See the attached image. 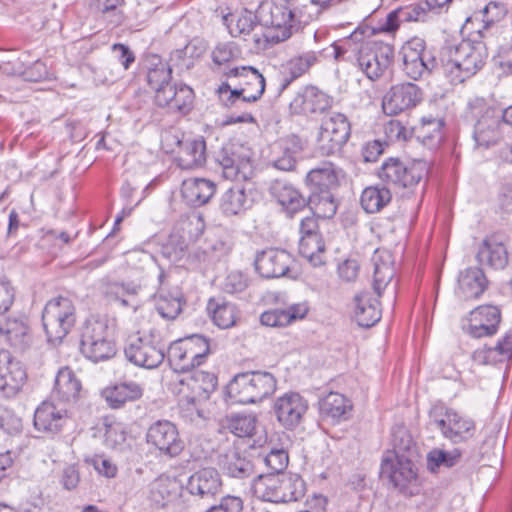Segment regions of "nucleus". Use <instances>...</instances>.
<instances>
[{"mask_svg":"<svg viewBox=\"0 0 512 512\" xmlns=\"http://www.w3.org/2000/svg\"><path fill=\"white\" fill-rule=\"evenodd\" d=\"M313 19L311 13L293 6L291 0L284 3H262L258 8V20L261 33H254L253 42L256 47L264 43H279L291 37L301 24Z\"/></svg>","mask_w":512,"mask_h":512,"instance_id":"nucleus-1","label":"nucleus"},{"mask_svg":"<svg viewBox=\"0 0 512 512\" xmlns=\"http://www.w3.org/2000/svg\"><path fill=\"white\" fill-rule=\"evenodd\" d=\"M487 56L483 42L462 40L458 45L447 48L443 72L451 84H461L484 66Z\"/></svg>","mask_w":512,"mask_h":512,"instance_id":"nucleus-2","label":"nucleus"},{"mask_svg":"<svg viewBox=\"0 0 512 512\" xmlns=\"http://www.w3.org/2000/svg\"><path fill=\"white\" fill-rule=\"evenodd\" d=\"M114 327L107 317H91L86 321L81 336V352L97 363L116 354L113 341Z\"/></svg>","mask_w":512,"mask_h":512,"instance_id":"nucleus-3","label":"nucleus"},{"mask_svg":"<svg viewBox=\"0 0 512 512\" xmlns=\"http://www.w3.org/2000/svg\"><path fill=\"white\" fill-rule=\"evenodd\" d=\"M273 374L264 371L239 373L229 382L227 394L240 404H253L271 396L276 390Z\"/></svg>","mask_w":512,"mask_h":512,"instance_id":"nucleus-4","label":"nucleus"},{"mask_svg":"<svg viewBox=\"0 0 512 512\" xmlns=\"http://www.w3.org/2000/svg\"><path fill=\"white\" fill-rule=\"evenodd\" d=\"M467 116L476 120L473 130L476 146L487 149L500 141L504 132L500 114L484 98L476 97L468 102Z\"/></svg>","mask_w":512,"mask_h":512,"instance_id":"nucleus-5","label":"nucleus"},{"mask_svg":"<svg viewBox=\"0 0 512 512\" xmlns=\"http://www.w3.org/2000/svg\"><path fill=\"white\" fill-rule=\"evenodd\" d=\"M427 173L428 165L424 160L405 163L398 158H389L382 163L377 176L390 191H397L414 188Z\"/></svg>","mask_w":512,"mask_h":512,"instance_id":"nucleus-6","label":"nucleus"},{"mask_svg":"<svg viewBox=\"0 0 512 512\" xmlns=\"http://www.w3.org/2000/svg\"><path fill=\"white\" fill-rule=\"evenodd\" d=\"M209 353V340L196 334L174 341L168 348L167 359L174 371L186 373L203 364Z\"/></svg>","mask_w":512,"mask_h":512,"instance_id":"nucleus-7","label":"nucleus"},{"mask_svg":"<svg viewBox=\"0 0 512 512\" xmlns=\"http://www.w3.org/2000/svg\"><path fill=\"white\" fill-rule=\"evenodd\" d=\"M42 322L48 341L52 343L62 342L76 322L74 303L68 297L52 298L44 307Z\"/></svg>","mask_w":512,"mask_h":512,"instance_id":"nucleus-8","label":"nucleus"},{"mask_svg":"<svg viewBox=\"0 0 512 512\" xmlns=\"http://www.w3.org/2000/svg\"><path fill=\"white\" fill-rule=\"evenodd\" d=\"M124 353L126 358L136 366L146 369L158 367L165 359V345L153 332L128 337Z\"/></svg>","mask_w":512,"mask_h":512,"instance_id":"nucleus-9","label":"nucleus"},{"mask_svg":"<svg viewBox=\"0 0 512 512\" xmlns=\"http://www.w3.org/2000/svg\"><path fill=\"white\" fill-rule=\"evenodd\" d=\"M216 161L222 169L223 177L231 181H246L253 175L252 152L238 142L223 145L217 153Z\"/></svg>","mask_w":512,"mask_h":512,"instance_id":"nucleus-10","label":"nucleus"},{"mask_svg":"<svg viewBox=\"0 0 512 512\" xmlns=\"http://www.w3.org/2000/svg\"><path fill=\"white\" fill-rule=\"evenodd\" d=\"M351 134V125L346 115L333 112L321 120L317 135V149L322 155L338 153Z\"/></svg>","mask_w":512,"mask_h":512,"instance_id":"nucleus-11","label":"nucleus"},{"mask_svg":"<svg viewBox=\"0 0 512 512\" xmlns=\"http://www.w3.org/2000/svg\"><path fill=\"white\" fill-rule=\"evenodd\" d=\"M403 72L407 77L418 80L430 74L437 67L436 57L426 49L422 38L414 37L407 41L401 49Z\"/></svg>","mask_w":512,"mask_h":512,"instance_id":"nucleus-12","label":"nucleus"},{"mask_svg":"<svg viewBox=\"0 0 512 512\" xmlns=\"http://www.w3.org/2000/svg\"><path fill=\"white\" fill-rule=\"evenodd\" d=\"M394 58V48L381 41H367L355 64L370 80L375 81L384 75Z\"/></svg>","mask_w":512,"mask_h":512,"instance_id":"nucleus-13","label":"nucleus"},{"mask_svg":"<svg viewBox=\"0 0 512 512\" xmlns=\"http://www.w3.org/2000/svg\"><path fill=\"white\" fill-rule=\"evenodd\" d=\"M430 425L441 431L444 438L453 443L471 439L476 431L475 422L452 409L431 414Z\"/></svg>","mask_w":512,"mask_h":512,"instance_id":"nucleus-14","label":"nucleus"},{"mask_svg":"<svg viewBox=\"0 0 512 512\" xmlns=\"http://www.w3.org/2000/svg\"><path fill=\"white\" fill-rule=\"evenodd\" d=\"M146 439L160 454L168 457H176L184 449V442L176 425L169 420H158L151 424Z\"/></svg>","mask_w":512,"mask_h":512,"instance_id":"nucleus-15","label":"nucleus"},{"mask_svg":"<svg viewBox=\"0 0 512 512\" xmlns=\"http://www.w3.org/2000/svg\"><path fill=\"white\" fill-rule=\"evenodd\" d=\"M423 99L422 89L411 82L393 85L384 95L382 109L393 116L415 108Z\"/></svg>","mask_w":512,"mask_h":512,"instance_id":"nucleus-16","label":"nucleus"},{"mask_svg":"<svg viewBox=\"0 0 512 512\" xmlns=\"http://www.w3.org/2000/svg\"><path fill=\"white\" fill-rule=\"evenodd\" d=\"M501 321V312L496 306L483 305L472 310L463 322V331L473 338L496 334Z\"/></svg>","mask_w":512,"mask_h":512,"instance_id":"nucleus-17","label":"nucleus"},{"mask_svg":"<svg viewBox=\"0 0 512 512\" xmlns=\"http://www.w3.org/2000/svg\"><path fill=\"white\" fill-rule=\"evenodd\" d=\"M278 422L286 429L296 428L308 410L307 401L298 393L290 392L278 397L273 405Z\"/></svg>","mask_w":512,"mask_h":512,"instance_id":"nucleus-18","label":"nucleus"},{"mask_svg":"<svg viewBox=\"0 0 512 512\" xmlns=\"http://www.w3.org/2000/svg\"><path fill=\"white\" fill-rule=\"evenodd\" d=\"M333 105V98L315 86L301 89L290 102L289 109L294 115L323 113Z\"/></svg>","mask_w":512,"mask_h":512,"instance_id":"nucleus-19","label":"nucleus"},{"mask_svg":"<svg viewBox=\"0 0 512 512\" xmlns=\"http://www.w3.org/2000/svg\"><path fill=\"white\" fill-rule=\"evenodd\" d=\"M68 419L66 405L51 398L37 407L34 413V426L38 431L56 434L61 431Z\"/></svg>","mask_w":512,"mask_h":512,"instance_id":"nucleus-20","label":"nucleus"},{"mask_svg":"<svg viewBox=\"0 0 512 512\" xmlns=\"http://www.w3.org/2000/svg\"><path fill=\"white\" fill-rule=\"evenodd\" d=\"M27 375L19 361L8 351H0V392L4 397L16 396L25 384Z\"/></svg>","mask_w":512,"mask_h":512,"instance_id":"nucleus-21","label":"nucleus"},{"mask_svg":"<svg viewBox=\"0 0 512 512\" xmlns=\"http://www.w3.org/2000/svg\"><path fill=\"white\" fill-rule=\"evenodd\" d=\"M293 263V257L283 249L270 248L261 251L255 259V269L263 278L285 276Z\"/></svg>","mask_w":512,"mask_h":512,"instance_id":"nucleus-22","label":"nucleus"},{"mask_svg":"<svg viewBox=\"0 0 512 512\" xmlns=\"http://www.w3.org/2000/svg\"><path fill=\"white\" fill-rule=\"evenodd\" d=\"M391 455H383L380 475L388 479L394 487L403 490L416 479L414 463L411 458H391Z\"/></svg>","mask_w":512,"mask_h":512,"instance_id":"nucleus-23","label":"nucleus"},{"mask_svg":"<svg viewBox=\"0 0 512 512\" xmlns=\"http://www.w3.org/2000/svg\"><path fill=\"white\" fill-rule=\"evenodd\" d=\"M144 386L128 380L108 385L101 391V396L111 409H121L127 403L140 400L144 395Z\"/></svg>","mask_w":512,"mask_h":512,"instance_id":"nucleus-24","label":"nucleus"},{"mask_svg":"<svg viewBox=\"0 0 512 512\" xmlns=\"http://www.w3.org/2000/svg\"><path fill=\"white\" fill-rule=\"evenodd\" d=\"M187 490L201 499H212L222 490L221 475L213 467L199 469L189 477Z\"/></svg>","mask_w":512,"mask_h":512,"instance_id":"nucleus-25","label":"nucleus"},{"mask_svg":"<svg viewBox=\"0 0 512 512\" xmlns=\"http://www.w3.org/2000/svg\"><path fill=\"white\" fill-rule=\"evenodd\" d=\"M0 335L18 351L26 350L32 343L31 329L23 316L0 319Z\"/></svg>","mask_w":512,"mask_h":512,"instance_id":"nucleus-26","label":"nucleus"},{"mask_svg":"<svg viewBox=\"0 0 512 512\" xmlns=\"http://www.w3.org/2000/svg\"><path fill=\"white\" fill-rule=\"evenodd\" d=\"M225 74L228 78L239 79V90L248 103L257 101L265 91V78L251 66L235 67Z\"/></svg>","mask_w":512,"mask_h":512,"instance_id":"nucleus-27","label":"nucleus"},{"mask_svg":"<svg viewBox=\"0 0 512 512\" xmlns=\"http://www.w3.org/2000/svg\"><path fill=\"white\" fill-rule=\"evenodd\" d=\"M141 289V282L136 281L118 282L106 280L103 282V293L108 300L122 307L130 308L134 312L137 311L141 305L138 299V294Z\"/></svg>","mask_w":512,"mask_h":512,"instance_id":"nucleus-28","label":"nucleus"},{"mask_svg":"<svg viewBox=\"0 0 512 512\" xmlns=\"http://www.w3.org/2000/svg\"><path fill=\"white\" fill-rule=\"evenodd\" d=\"M194 100V92L187 85H171L166 91L155 96V103L166 107L170 112L186 114L190 111Z\"/></svg>","mask_w":512,"mask_h":512,"instance_id":"nucleus-29","label":"nucleus"},{"mask_svg":"<svg viewBox=\"0 0 512 512\" xmlns=\"http://www.w3.org/2000/svg\"><path fill=\"white\" fill-rule=\"evenodd\" d=\"M270 193L292 217L298 211L304 209L307 205L305 197L290 183L284 180H275L270 185Z\"/></svg>","mask_w":512,"mask_h":512,"instance_id":"nucleus-30","label":"nucleus"},{"mask_svg":"<svg viewBox=\"0 0 512 512\" xmlns=\"http://www.w3.org/2000/svg\"><path fill=\"white\" fill-rule=\"evenodd\" d=\"M253 202L252 191L242 184H235L221 196L220 210L226 216H237L250 209Z\"/></svg>","mask_w":512,"mask_h":512,"instance_id":"nucleus-31","label":"nucleus"},{"mask_svg":"<svg viewBox=\"0 0 512 512\" xmlns=\"http://www.w3.org/2000/svg\"><path fill=\"white\" fill-rule=\"evenodd\" d=\"M340 170L332 162H322L307 173L306 182L312 193L332 192L339 185Z\"/></svg>","mask_w":512,"mask_h":512,"instance_id":"nucleus-32","label":"nucleus"},{"mask_svg":"<svg viewBox=\"0 0 512 512\" xmlns=\"http://www.w3.org/2000/svg\"><path fill=\"white\" fill-rule=\"evenodd\" d=\"M488 281L484 272L477 267H470L460 272L456 294L464 300L477 299L487 288Z\"/></svg>","mask_w":512,"mask_h":512,"instance_id":"nucleus-33","label":"nucleus"},{"mask_svg":"<svg viewBox=\"0 0 512 512\" xmlns=\"http://www.w3.org/2000/svg\"><path fill=\"white\" fill-rule=\"evenodd\" d=\"M81 382L75 376L74 372L64 367L59 370L51 398L64 405L76 402L81 391Z\"/></svg>","mask_w":512,"mask_h":512,"instance_id":"nucleus-34","label":"nucleus"},{"mask_svg":"<svg viewBox=\"0 0 512 512\" xmlns=\"http://www.w3.org/2000/svg\"><path fill=\"white\" fill-rule=\"evenodd\" d=\"M216 193V184L205 178H189L183 181L181 194L187 204L199 207L208 203Z\"/></svg>","mask_w":512,"mask_h":512,"instance_id":"nucleus-35","label":"nucleus"},{"mask_svg":"<svg viewBox=\"0 0 512 512\" xmlns=\"http://www.w3.org/2000/svg\"><path fill=\"white\" fill-rule=\"evenodd\" d=\"M177 162L181 169L190 170L206 162V143L203 138L179 141Z\"/></svg>","mask_w":512,"mask_h":512,"instance_id":"nucleus-36","label":"nucleus"},{"mask_svg":"<svg viewBox=\"0 0 512 512\" xmlns=\"http://www.w3.org/2000/svg\"><path fill=\"white\" fill-rule=\"evenodd\" d=\"M318 61L313 51L291 58L283 65L280 75V91H284L297 78L304 75Z\"/></svg>","mask_w":512,"mask_h":512,"instance_id":"nucleus-37","label":"nucleus"},{"mask_svg":"<svg viewBox=\"0 0 512 512\" xmlns=\"http://www.w3.org/2000/svg\"><path fill=\"white\" fill-rule=\"evenodd\" d=\"M354 317L359 326L369 328L381 319V309L378 299L369 292L355 296Z\"/></svg>","mask_w":512,"mask_h":512,"instance_id":"nucleus-38","label":"nucleus"},{"mask_svg":"<svg viewBox=\"0 0 512 512\" xmlns=\"http://www.w3.org/2000/svg\"><path fill=\"white\" fill-rule=\"evenodd\" d=\"M218 464L224 474L232 478H249L254 472L251 461L242 456L235 448L229 449L224 454L220 455Z\"/></svg>","mask_w":512,"mask_h":512,"instance_id":"nucleus-39","label":"nucleus"},{"mask_svg":"<svg viewBox=\"0 0 512 512\" xmlns=\"http://www.w3.org/2000/svg\"><path fill=\"white\" fill-rule=\"evenodd\" d=\"M477 260L481 265L494 269H502L508 262V253L503 243L493 237L483 240L477 252Z\"/></svg>","mask_w":512,"mask_h":512,"instance_id":"nucleus-40","label":"nucleus"},{"mask_svg":"<svg viewBox=\"0 0 512 512\" xmlns=\"http://www.w3.org/2000/svg\"><path fill=\"white\" fill-rule=\"evenodd\" d=\"M183 295L178 287L166 289L161 286L155 296V308L164 319L173 320L182 311Z\"/></svg>","mask_w":512,"mask_h":512,"instance_id":"nucleus-41","label":"nucleus"},{"mask_svg":"<svg viewBox=\"0 0 512 512\" xmlns=\"http://www.w3.org/2000/svg\"><path fill=\"white\" fill-rule=\"evenodd\" d=\"M206 309L213 323L221 329L234 326L238 318L235 304L226 301L222 297L210 298Z\"/></svg>","mask_w":512,"mask_h":512,"instance_id":"nucleus-42","label":"nucleus"},{"mask_svg":"<svg viewBox=\"0 0 512 512\" xmlns=\"http://www.w3.org/2000/svg\"><path fill=\"white\" fill-rule=\"evenodd\" d=\"M172 69L159 56L153 55L148 59L147 83L155 91V96L160 91H166L170 87Z\"/></svg>","mask_w":512,"mask_h":512,"instance_id":"nucleus-43","label":"nucleus"},{"mask_svg":"<svg viewBox=\"0 0 512 512\" xmlns=\"http://www.w3.org/2000/svg\"><path fill=\"white\" fill-rule=\"evenodd\" d=\"M352 409V404L344 395L330 392L320 401V413L332 422L347 420Z\"/></svg>","mask_w":512,"mask_h":512,"instance_id":"nucleus-44","label":"nucleus"},{"mask_svg":"<svg viewBox=\"0 0 512 512\" xmlns=\"http://www.w3.org/2000/svg\"><path fill=\"white\" fill-rule=\"evenodd\" d=\"M180 485L176 479L160 476L151 485L150 498L158 507H166L179 496Z\"/></svg>","mask_w":512,"mask_h":512,"instance_id":"nucleus-45","label":"nucleus"},{"mask_svg":"<svg viewBox=\"0 0 512 512\" xmlns=\"http://www.w3.org/2000/svg\"><path fill=\"white\" fill-rule=\"evenodd\" d=\"M392 200V191L383 184L366 187L361 194L360 204L366 213L380 212Z\"/></svg>","mask_w":512,"mask_h":512,"instance_id":"nucleus-46","label":"nucleus"},{"mask_svg":"<svg viewBox=\"0 0 512 512\" xmlns=\"http://www.w3.org/2000/svg\"><path fill=\"white\" fill-rule=\"evenodd\" d=\"M280 475L267 474L257 476L252 483L253 494L263 500L281 503Z\"/></svg>","mask_w":512,"mask_h":512,"instance_id":"nucleus-47","label":"nucleus"},{"mask_svg":"<svg viewBox=\"0 0 512 512\" xmlns=\"http://www.w3.org/2000/svg\"><path fill=\"white\" fill-rule=\"evenodd\" d=\"M443 120L424 117L417 131V138L429 149L437 148L443 140Z\"/></svg>","mask_w":512,"mask_h":512,"instance_id":"nucleus-48","label":"nucleus"},{"mask_svg":"<svg viewBox=\"0 0 512 512\" xmlns=\"http://www.w3.org/2000/svg\"><path fill=\"white\" fill-rule=\"evenodd\" d=\"M392 450L385 454H392L391 458H411L416 452L415 443L409 431L404 426L395 427L392 430Z\"/></svg>","mask_w":512,"mask_h":512,"instance_id":"nucleus-49","label":"nucleus"},{"mask_svg":"<svg viewBox=\"0 0 512 512\" xmlns=\"http://www.w3.org/2000/svg\"><path fill=\"white\" fill-rule=\"evenodd\" d=\"M228 29L233 37H243V39L247 41L248 37L251 36L253 39L254 33H261L258 13L253 14L252 12L245 10L237 16L235 22L232 20L228 24Z\"/></svg>","mask_w":512,"mask_h":512,"instance_id":"nucleus-50","label":"nucleus"},{"mask_svg":"<svg viewBox=\"0 0 512 512\" xmlns=\"http://www.w3.org/2000/svg\"><path fill=\"white\" fill-rule=\"evenodd\" d=\"M325 245L321 236H301L299 253L313 266L324 264Z\"/></svg>","mask_w":512,"mask_h":512,"instance_id":"nucleus-51","label":"nucleus"},{"mask_svg":"<svg viewBox=\"0 0 512 512\" xmlns=\"http://www.w3.org/2000/svg\"><path fill=\"white\" fill-rule=\"evenodd\" d=\"M281 503L293 502L305 494V482L297 474L280 475Z\"/></svg>","mask_w":512,"mask_h":512,"instance_id":"nucleus-52","label":"nucleus"},{"mask_svg":"<svg viewBox=\"0 0 512 512\" xmlns=\"http://www.w3.org/2000/svg\"><path fill=\"white\" fill-rule=\"evenodd\" d=\"M309 203L314 215L323 219L332 218L337 211V204L332 192L313 193Z\"/></svg>","mask_w":512,"mask_h":512,"instance_id":"nucleus-53","label":"nucleus"},{"mask_svg":"<svg viewBox=\"0 0 512 512\" xmlns=\"http://www.w3.org/2000/svg\"><path fill=\"white\" fill-rule=\"evenodd\" d=\"M279 155L273 160V166L282 171H292L296 166V154L298 149L295 144L290 146L288 141H282L277 145Z\"/></svg>","mask_w":512,"mask_h":512,"instance_id":"nucleus-54","label":"nucleus"},{"mask_svg":"<svg viewBox=\"0 0 512 512\" xmlns=\"http://www.w3.org/2000/svg\"><path fill=\"white\" fill-rule=\"evenodd\" d=\"M256 417L251 414H237L228 419V429L238 437L251 436L255 430Z\"/></svg>","mask_w":512,"mask_h":512,"instance_id":"nucleus-55","label":"nucleus"},{"mask_svg":"<svg viewBox=\"0 0 512 512\" xmlns=\"http://www.w3.org/2000/svg\"><path fill=\"white\" fill-rule=\"evenodd\" d=\"M460 453H451L441 449H433L427 454V467L431 472L444 466L446 468L453 467L459 460Z\"/></svg>","mask_w":512,"mask_h":512,"instance_id":"nucleus-56","label":"nucleus"},{"mask_svg":"<svg viewBox=\"0 0 512 512\" xmlns=\"http://www.w3.org/2000/svg\"><path fill=\"white\" fill-rule=\"evenodd\" d=\"M191 372V380L193 381L192 389L202 392L208 396L216 389L217 377L210 372L199 369H193Z\"/></svg>","mask_w":512,"mask_h":512,"instance_id":"nucleus-57","label":"nucleus"},{"mask_svg":"<svg viewBox=\"0 0 512 512\" xmlns=\"http://www.w3.org/2000/svg\"><path fill=\"white\" fill-rule=\"evenodd\" d=\"M218 97L225 107L242 108L248 101L245 100L241 91L237 88L232 89L227 82H223L217 89Z\"/></svg>","mask_w":512,"mask_h":512,"instance_id":"nucleus-58","label":"nucleus"},{"mask_svg":"<svg viewBox=\"0 0 512 512\" xmlns=\"http://www.w3.org/2000/svg\"><path fill=\"white\" fill-rule=\"evenodd\" d=\"M373 289L378 297L394 277V269L388 263H374Z\"/></svg>","mask_w":512,"mask_h":512,"instance_id":"nucleus-59","label":"nucleus"},{"mask_svg":"<svg viewBox=\"0 0 512 512\" xmlns=\"http://www.w3.org/2000/svg\"><path fill=\"white\" fill-rule=\"evenodd\" d=\"M264 462L272 471L270 474L281 475L288 466L289 456L283 448H275L264 457Z\"/></svg>","mask_w":512,"mask_h":512,"instance_id":"nucleus-60","label":"nucleus"},{"mask_svg":"<svg viewBox=\"0 0 512 512\" xmlns=\"http://www.w3.org/2000/svg\"><path fill=\"white\" fill-rule=\"evenodd\" d=\"M402 9V18L404 21H425L428 14L433 13L427 0H419Z\"/></svg>","mask_w":512,"mask_h":512,"instance_id":"nucleus-61","label":"nucleus"},{"mask_svg":"<svg viewBox=\"0 0 512 512\" xmlns=\"http://www.w3.org/2000/svg\"><path fill=\"white\" fill-rule=\"evenodd\" d=\"M85 462L93 466L94 469L102 476L114 478L117 475V466L108 458L101 455H94L86 458Z\"/></svg>","mask_w":512,"mask_h":512,"instance_id":"nucleus-62","label":"nucleus"},{"mask_svg":"<svg viewBox=\"0 0 512 512\" xmlns=\"http://www.w3.org/2000/svg\"><path fill=\"white\" fill-rule=\"evenodd\" d=\"M0 428L7 434L16 435L22 431V420L11 410H0Z\"/></svg>","mask_w":512,"mask_h":512,"instance_id":"nucleus-63","label":"nucleus"},{"mask_svg":"<svg viewBox=\"0 0 512 512\" xmlns=\"http://www.w3.org/2000/svg\"><path fill=\"white\" fill-rule=\"evenodd\" d=\"M243 500L234 495L221 498L219 504L210 507L206 512H242Z\"/></svg>","mask_w":512,"mask_h":512,"instance_id":"nucleus-64","label":"nucleus"}]
</instances>
